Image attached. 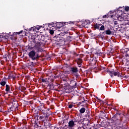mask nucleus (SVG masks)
Wrapping results in <instances>:
<instances>
[{"mask_svg":"<svg viewBox=\"0 0 129 129\" xmlns=\"http://www.w3.org/2000/svg\"><path fill=\"white\" fill-rule=\"evenodd\" d=\"M68 123L69 127H74L75 125V123L73 120L70 121Z\"/></svg>","mask_w":129,"mask_h":129,"instance_id":"16","label":"nucleus"},{"mask_svg":"<svg viewBox=\"0 0 129 129\" xmlns=\"http://www.w3.org/2000/svg\"><path fill=\"white\" fill-rule=\"evenodd\" d=\"M117 76L118 77H121V75H119V74H118Z\"/></svg>","mask_w":129,"mask_h":129,"instance_id":"58","label":"nucleus"},{"mask_svg":"<svg viewBox=\"0 0 129 129\" xmlns=\"http://www.w3.org/2000/svg\"><path fill=\"white\" fill-rule=\"evenodd\" d=\"M29 30L30 32H36L35 26L29 28Z\"/></svg>","mask_w":129,"mask_h":129,"instance_id":"33","label":"nucleus"},{"mask_svg":"<svg viewBox=\"0 0 129 129\" xmlns=\"http://www.w3.org/2000/svg\"><path fill=\"white\" fill-rule=\"evenodd\" d=\"M23 104H25V105H28V104H29V102L28 101L24 100Z\"/></svg>","mask_w":129,"mask_h":129,"instance_id":"39","label":"nucleus"},{"mask_svg":"<svg viewBox=\"0 0 129 129\" xmlns=\"http://www.w3.org/2000/svg\"><path fill=\"white\" fill-rule=\"evenodd\" d=\"M95 54H97V55H98L99 54H102V52H100V53H98V52L97 51Z\"/></svg>","mask_w":129,"mask_h":129,"instance_id":"55","label":"nucleus"},{"mask_svg":"<svg viewBox=\"0 0 129 129\" xmlns=\"http://www.w3.org/2000/svg\"><path fill=\"white\" fill-rule=\"evenodd\" d=\"M35 44L34 48L35 49H36L37 53H40L41 52V42H36V41H35V39H34L33 41Z\"/></svg>","mask_w":129,"mask_h":129,"instance_id":"5","label":"nucleus"},{"mask_svg":"<svg viewBox=\"0 0 129 129\" xmlns=\"http://www.w3.org/2000/svg\"><path fill=\"white\" fill-rule=\"evenodd\" d=\"M39 107H44V104L43 103H40V105L39 106Z\"/></svg>","mask_w":129,"mask_h":129,"instance_id":"48","label":"nucleus"},{"mask_svg":"<svg viewBox=\"0 0 129 129\" xmlns=\"http://www.w3.org/2000/svg\"><path fill=\"white\" fill-rule=\"evenodd\" d=\"M12 104L13 105L10 107L11 110H12V111L18 110V107H19V104L18 103V102L17 101H14Z\"/></svg>","mask_w":129,"mask_h":129,"instance_id":"7","label":"nucleus"},{"mask_svg":"<svg viewBox=\"0 0 129 129\" xmlns=\"http://www.w3.org/2000/svg\"><path fill=\"white\" fill-rule=\"evenodd\" d=\"M105 33L106 35H111V31L109 29L106 30Z\"/></svg>","mask_w":129,"mask_h":129,"instance_id":"31","label":"nucleus"},{"mask_svg":"<svg viewBox=\"0 0 129 129\" xmlns=\"http://www.w3.org/2000/svg\"><path fill=\"white\" fill-rule=\"evenodd\" d=\"M87 23L85 22V21L82 22V27H84V28H88V26H87Z\"/></svg>","mask_w":129,"mask_h":129,"instance_id":"25","label":"nucleus"},{"mask_svg":"<svg viewBox=\"0 0 129 129\" xmlns=\"http://www.w3.org/2000/svg\"><path fill=\"white\" fill-rule=\"evenodd\" d=\"M93 67L95 68L96 67V62L94 61Z\"/></svg>","mask_w":129,"mask_h":129,"instance_id":"52","label":"nucleus"},{"mask_svg":"<svg viewBox=\"0 0 129 129\" xmlns=\"http://www.w3.org/2000/svg\"><path fill=\"white\" fill-rule=\"evenodd\" d=\"M28 56L33 61H35V60L38 61L41 58V55L39 54V52H36L34 50H32L28 53Z\"/></svg>","mask_w":129,"mask_h":129,"instance_id":"2","label":"nucleus"},{"mask_svg":"<svg viewBox=\"0 0 129 129\" xmlns=\"http://www.w3.org/2000/svg\"><path fill=\"white\" fill-rule=\"evenodd\" d=\"M86 117H88V118H89V117H90V116H91V113H90V111H89V110H86Z\"/></svg>","mask_w":129,"mask_h":129,"instance_id":"22","label":"nucleus"},{"mask_svg":"<svg viewBox=\"0 0 129 129\" xmlns=\"http://www.w3.org/2000/svg\"><path fill=\"white\" fill-rule=\"evenodd\" d=\"M18 90H20L21 92H23V90H26V88L20 86L18 88Z\"/></svg>","mask_w":129,"mask_h":129,"instance_id":"26","label":"nucleus"},{"mask_svg":"<svg viewBox=\"0 0 129 129\" xmlns=\"http://www.w3.org/2000/svg\"><path fill=\"white\" fill-rule=\"evenodd\" d=\"M10 39H11V40H12V41H13V40H15L16 37H15V36H11V37H10Z\"/></svg>","mask_w":129,"mask_h":129,"instance_id":"46","label":"nucleus"},{"mask_svg":"<svg viewBox=\"0 0 129 129\" xmlns=\"http://www.w3.org/2000/svg\"><path fill=\"white\" fill-rule=\"evenodd\" d=\"M63 81H66V82H68V81H70V79H67V78H64V79H62Z\"/></svg>","mask_w":129,"mask_h":129,"instance_id":"41","label":"nucleus"},{"mask_svg":"<svg viewBox=\"0 0 129 129\" xmlns=\"http://www.w3.org/2000/svg\"><path fill=\"white\" fill-rule=\"evenodd\" d=\"M11 111H12V110H11V108H10V109H8L7 110V112H11Z\"/></svg>","mask_w":129,"mask_h":129,"instance_id":"56","label":"nucleus"},{"mask_svg":"<svg viewBox=\"0 0 129 129\" xmlns=\"http://www.w3.org/2000/svg\"><path fill=\"white\" fill-rule=\"evenodd\" d=\"M38 120H39L37 119V118L34 117V118L32 119L31 120L32 124H35L34 125H35V126H36V125L38 123Z\"/></svg>","mask_w":129,"mask_h":129,"instance_id":"17","label":"nucleus"},{"mask_svg":"<svg viewBox=\"0 0 129 129\" xmlns=\"http://www.w3.org/2000/svg\"><path fill=\"white\" fill-rule=\"evenodd\" d=\"M99 37L101 38V39H102V40H103V38H104V36L103 35V34H100Z\"/></svg>","mask_w":129,"mask_h":129,"instance_id":"45","label":"nucleus"},{"mask_svg":"<svg viewBox=\"0 0 129 129\" xmlns=\"http://www.w3.org/2000/svg\"><path fill=\"white\" fill-rule=\"evenodd\" d=\"M40 114H38V111H35L33 116L35 118H37V120H40V121H47L49 120V116L52 115L51 111H48L47 108L45 107H42L39 108Z\"/></svg>","mask_w":129,"mask_h":129,"instance_id":"1","label":"nucleus"},{"mask_svg":"<svg viewBox=\"0 0 129 129\" xmlns=\"http://www.w3.org/2000/svg\"><path fill=\"white\" fill-rule=\"evenodd\" d=\"M84 127H83V126H82V127L79 126V127H78V129H83Z\"/></svg>","mask_w":129,"mask_h":129,"instance_id":"54","label":"nucleus"},{"mask_svg":"<svg viewBox=\"0 0 129 129\" xmlns=\"http://www.w3.org/2000/svg\"><path fill=\"white\" fill-rule=\"evenodd\" d=\"M6 92H11V87L9 85L6 86Z\"/></svg>","mask_w":129,"mask_h":129,"instance_id":"21","label":"nucleus"},{"mask_svg":"<svg viewBox=\"0 0 129 129\" xmlns=\"http://www.w3.org/2000/svg\"><path fill=\"white\" fill-rule=\"evenodd\" d=\"M116 124H120V122H121V120H120V119H119V121L117 120L115 121Z\"/></svg>","mask_w":129,"mask_h":129,"instance_id":"40","label":"nucleus"},{"mask_svg":"<svg viewBox=\"0 0 129 129\" xmlns=\"http://www.w3.org/2000/svg\"><path fill=\"white\" fill-rule=\"evenodd\" d=\"M72 107H73V104H70L69 105V108H72Z\"/></svg>","mask_w":129,"mask_h":129,"instance_id":"49","label":"nucleus"},{"mask_svg":"<svg viewBox=\"0 0 129 129\" xmlns=\"http://www.w3.org/2000/svg\"><path fill=\"white\" fill-rule=\"evenodd\" d=\"M54 38H55V41L57 43H61V42H63V41L65 40L64 37L61 36V35H58L57 36H55Z\"/></svg>","mask_w":129,"mask_h":129,"instance_id":"8","label":"nucleus"},{"mask_svg":"<svg viewBox=\"0 0 129 129\" xmlns=\"http://www.w3.org/2000/svg\"><path fill=\"white\" fill-rule=\"evenodd\" d=\"M35 27V32H37V31H39V30H40V29H41V28H42V26H37L36 27Z\"/></svg>","mask_w":129,"mask_h":129,"instance_id":"32","label":"nucleus"},{"mask_svg":"<svg viewBox=\"0 0 129 129\" xmlns=\"http://www.w3.org/2000/svg\"><path fill=\"white\" fill-rule=\"evenodd\" d=\"M74 22H72V21H69L68 22H57L56 24V26L57 27V28H58V29H61V28H62V27H63V26H66V25H68L69 24H74Z\"/></svg>","mask_w":129,"mask_h":129,"instance_id":"3","label":"nucleus"},{"mask_svg":"<svg viewBox=\"0 0 129 129\" xmlns=\"http://www.w3.org/2000/svg\"><path fill=\"white\" fill-rule=\"evenodd\" d=\"M5 36L7 37V38H9V37H14V36H15V33L12 34L11 32H9V34H6Z\"/></svg>","mask_w":129,"mask_h":129,"instance_id":"24","label":"nucleus"},{"mask_svg":"<svg viewBox=\"0 0 129 129\" xmlns=\"http://www.w3.org/2000/svg\"><path fill=\"white\" fill-rule=\"evenodd\" d=\"M28 49H31V50L33 49V47H28Z\"/></svg>","mask_w":129,"mask_h":129,"instance_id":"60","label":"nucleus"},{"mask_svg":"<svg viewBox=\"0 0 129 129\" xmlns=\"http://www.w3.org/2000/svg\"><path fill=\"white\" fill-rule=\"evenodd\" d=\"M107 16H108V15H104V16H103V19H105L106 18H107Z\"/></svg>","mask_w":129,"mask_h":129,"instance_id":"51","label":"nucleus"},{"mask_svg":"<svg viewBox=\"0 0 129 129\" xmlns=\"http://www.w3.org/2000/svg\"><path fill=\"white\" fill-rule=\"evenodd\" d=\"M101 26V24L96 23L94 25V28H95V29H96L97 30H99V29H100Z\"/></svg>","mask_w":129,"mask_h":129,"instance_id":"19","label":"nucleus"},{"mask_svg":"<svg viewBox=\"0 0 129 129\" xmlns=\"http://www.w3.org/2000/svg\"><path fill=\"white\" fill-rule=\"evenodd\" d=\"M114 25H117V21H114Z\"/></svg>","mask_w":129,"mask_h":129,"instance_id":"53","label":"nucleus"},{"mask_svg":"<svg viewBox=\"0 0 129 129\" xmlns=\"http://www.w3.org/2000/svg\"><path fill=\"white\" fill-rule=\"evenodd\" d=\"M104 29H105L104 26V25H101V27L99 29V30L100 31H104Z\"/></svg>","mask_w":129,"mask_h":129,"instance_id":"35","label":"nucleus"},{"mask_svg":"<svg viewBox=\"0 0 129 129\" xmlns=\"http://www.w3.org/2000/svg\"><path fill=\"white\" fill-rule=\"evenodd\" d=\"M70 71L72 73H77L79 72V70H78V68L77 67H72L70 69Z\"/></svg>","mask_w":129,"mask_h":129,"instance_id":"10","label":"nucleus"},{"mask_svg":"<svg viewBox=\"0 0 129 129\" xmlns=\"http://www.w3.org/2000/svg\"><path fill=\"white\" fill-rule=\"evenodd\" d=\"M48 27L49 28H51V27H55V23H54V22L48 23Z\"/></svg>","mask_w":129,"mask_h":129,"instance_id":"30","label":"nucleus"},{"mask_svg":"<svg viewBox=\"0 0 129 129\" xmlns=\"http://www.w3.org/2000/svg\"><path fill=\"white\" fill-rule=\"evenodd\" d=\"M8 56H9V54H6L4 55H3V57L4 59H5V60H7Z\"/></svg>","mask_w":129,"mask_h":129,"instance_id":"37","label":"nucleus"},{"mask_svg":"<svg viewBox=\"0 0 129 129\" xmlns=\"http://www.w3.org/2000/svg\"><path fill=\"white\" fill-rule=\"evenodd\" d=\"M128 10H129V7L128 6H126L125 7V11L126 12H128Z\"/></svg>","mask_w":129,"mask_h":129,"instance_id":"43","label":"nucleus"},{"mask_svg":"<svg viewBox=\"0 0 129 129\" xmlns=\"http://www.w3.org/2000/svg\"><path fill=\"white\" fill-rule=\"evenodd\" d=\"M118 116H119V115H118L116 114H115L112 117V120H113L114 122H115V121H117V120L119 121V118H118Z\"/></svg>","mask_w":129,"mask_h":129,"instance_id":"15","label":"nucleus"},{"mask_svg":"<svg viewBox=\"0 0 129 129\" xmlns=\"http://www.w3.org/2000/svg\"><path fill=\"white\" fill-rule=\"evenodd\" d=\"M124 52L125 53V54H126L125 55V57H129V49L128 48H125L124 49Z\"/></svg>","mask_w":129,"mask_h":129,"instance_id":"20","label":"nucleus"},{"mask_svg":"<svg viewBox=\"0 0 129 129\" xmlns=\"http://www.w3.org/2000/svg\"><path fill=\"white\" fill-rule=\"evenodd\" d=\"M0 84L2 86H5L7 84V78H4L0 82Z\"/></svg>","mask_w":129,"mask_h":129,"instance_id":"14","label":"nucleus"},{"mask_svg":"<svg viewBox=\"0 0 129 129\" xmlns=\"http://www.w3.org/2000/svg\"><path fill=\"white\" fill-rule=\"evenodd\" d=\"M123 127V125L121 124H118L116 126L117 128L118 129H122Z\"/></svg>","mask_w":129,"mask_h":129,"instance_id":"28","label":"nucleus"},{"mask_svg":"<svg viewBox=\"0 0 129 129\" xmlns=\"http://www.w3.org/2000/svg\"><path fill=\"white\" fill-rule=\"evenodd\" d=\"M68 84H69L70 86L72 88H76L77 87V82L75 80H70L68 82Z\"/></svg>","mask_w":129,"mask_h":129,"instance_id":"4","label":"nucleus"},{"mask_svg":"<svg viewBox=\"0 0 129 129\" xmlns=\"http://www.w3.org/2000/svg\"><path fill=\"white\" fill-rule=\"evenodd\" d=\"M41 81L42 82H43V83H46V84H48V83H49V81H48L47 79H42Z\"/></svg>","mask_w":129,"mask_h":129,"instance_id":"29","label":"nucleus"},{"mask_svg":"<svg viewBox=\"0 0 129 129\" xmlns=\"http://www.w3.org/2000/svg\"><path fill=\"white\" fill-rule=\"evenodd\" d=\"M109 16H110V17H112V14H113V15H114V13H112V12H110L109 13Z\"/></svg>","mask_w":129,"mask_h":129,"instance_id":"47","label":"nucleus"},{"mask_svg":"<svg viewBox=\"0 0 129 129\" xmlns=\"http://www.w3.org/2000/svg\"><path fill=\"white\" fill-rule=\"evenodd\" d=\"M48 86L50 88V89H53V88H54L53 87V84H48Z\"/></svg>","mask_w":129,"mask_h":129,"instance_id":"38","label":"nucleus"},{"mask_svg":"<svg viewBox=\"0 0 129 129\" xmlns=\"http://www.w3.org/2000/svg\"><path fill=\"white\" fill-rule=\"evenodd\" d=\"M8 78H9V79H11L12 78H13V79H16V78H17V75H16V74H14V75L10 74Z\"/></svg>","mask_w":129,"mask_h":129,"instance_id":"23","label":"nucleus"},{"mask_svg":"<svg viewBox=\"0 0 129 129\" xmlns=\"http://www.w3.org/2000/svg\"><path fill=\"white\" fill-rule=\"evenodd\" d=\"M78 76H78V75H76V78H77V77H78Z\"/></svg>","mask_w":129,"mask_h":129,"instance_id":"61","label":"nucleus"},{"mask_svg":"<svg viewBox=\"0 0 129 129\" xmlns=\"http://www.w3.org/2000/svg\"><path fill=\"white\" fill-rule=\"evenodd\" d=\"M22 33H23V31H21L18 32H14L15 36H17V34H18V35H20V34H22Z\"/></svg>","mask_w":129,"mask_h":129,"instance_id":"36","label":"nucleus"},{"mask_svg":"<svg viewBox=\"0 0 129 129\" xmlns=\"http://www.w3.org/2000/svg\"><path fill=\"white\" fill-rule=\"evenodd\" d=\"M113 109H114L115 110H117V109H116V108H113Z\"/></svg>","mask_w":129,"mask_h":129,"instance_id":"62","label":"nucleus"},{"mask_svg":"<svg viewBox=\"0 0 129 129\" xmlns=\"http://www.w3.org/2000/svg\"><path fill=\"white\" fill-rule=\"evenodd\" d=\"M63 37H64V40L68 42H71L72 41V38H73V37L70 36L68 34H64Z\"/></svg>","mask_w":129,"mask_h":129,"instance_id":"11","label":"nucleus"},{"mask_svg":"<svg viewBox=\"0 0 129 129\" xmlns=\"http://www.w3.org/2000/svg\"><path fill=\"white\" fill-rule=\"evenodd\" d=\"M0 112H4V108L0 106Z\"/></svg>","mask_w":129,"mask_h":129,"instance_id":"42","label":"nucleus"},{"mask_svg":"<svg viewBox=\"0 0 129 129\" xmlns=\"http://www.w3.org/2000/svg\"><path fill=\"white\" fill-rule=\"evenodd\" d=\"M42 122H45V121H42V122H37V123H36V125H35V126H36L37 128H43L44 126L45 125V124H42L41 123H42Z\"/></svg>","mask_w":129,"mask_h":129,"instance_id":"13","label":"nucleus"},{"mask_svg":"<svg viewBox=\"0 0 129 129\" xmlns=\"http://www.w3.org/2000/svg\"><path fill=\"white\" fill-rule=\"evenodd\" d=\"M47 111H50V108L47 109Z\"/></svg>","mask_w":129,"mask_h":129,"instance_id":"59","label":"nucleus"},{"mask_svg":"<svg viewBox=\"0 0 129 129\" xmlns=\"http://www.w3.org/2000/svg\"><path fill=\"white\" fill-rule=\"evenodd\" d=\"M77 62L78 65L79 66V67H81V64H82V59L80 58H78L77 59Z\"/></svg>","mask_w":129,"mask_h":129,"instance_id":"18","label":"nucleus"},{"mask_svg":"<svg viewBox=\"0 0 129 129\" xmlns=\"http://www.w3.org/2000/svg\"><path fill=\"white\" fill-rule=\"evenodd\" d=\"M119 9H120V7L114 12V15L117 19H118V18H121V16H122V10H119Z\"/></svg>","mask_w":129,"mask_h":129,"instance_id":"6","label":"nucleus"},{"mask_svg":"<svg viewBox=\"0 0 129 129\" xmlns=\"http://www.w3.org/2000/svg\"><path fill=\"white\" fill-rule=\"evenodd\" d=\"M86 109L84 107H82L80 110V113H84L85 112Z\"/></svg>","mask_w":129,"mask_h":129,"instance_id":"27","label":"nucleus"},{"mask_svg":"<svg viewBox=\"0 0 129 129\" xmlns=\"http://www.w3.org/2000/svg\"><path fill=\"white\" fill-rule=\"evenodd\" d=\"M27 78H30V76H27Z\"/></svg>","mask_w":129,"mask_h":129,"instance_id":"63","label":"nucleus"},{"mask_svg":"<svg viewBox=\"0 0 129 129\" xmlns=\"http://www.w3.org/2000/svg\"><path fill=\"white\" fill-rule=\"evenodd\" d=\"M50 92V90H49L48 91H47V93H49V92Z\"/></svg>","mask_w":129,"mask_h":129,"instance_id":"64","label":"nucleus"},{"mask_svg":"<svg viewBox=\"0 0 129 129\" xmlns=\"http://www.w3.org/2000/svg\"><path fill=\"white\" fill-rule=\"evenodd\" d=\"M84 22L85 23H86L87 24H88H88H89V23H90L89 20H85Z\"/></svg>","mask_w":129,"mask_h":129,"instance_id":"50","label":"nucleus"},{"mask_svg":"<svg viewBox=\"0 0 129 129\" xmlns=\"http://www.w3.org/2000/svg\"><path fill=\"white\" fill-rule=\"evenodd\" d=\"M54 129H61V127H55Z\"/></svg>","mask_w":129,"mask_h":129,"instance_id":"57","label":"nucleus"},{"mask_svg":"<svg viewBox=\"0 0 129 129\" xmlns=\"http://www.w3.org/2000/svg\"><path fill=\"white\" fill-rule=\"evenodd\" d=\"M64 92H66V93H69V90L68 89V88L67 87H64Z\"/></svg>","mask_w":129,"mask_h":129,"instance_id":"34","label":"nucleus"},{"mask_svg":"<svg viewBox=\"0 0 129 129\" xmlns=\"http://www.w3.org/2000/svg\"><path fill=\"white\" fill-rule=\"evenodd\" d=\"M49 33L50 35H53L54 34V30H51L49 31Z\"/></svg>","mask_w":129,"mask_h":129,"instance_id":"44","label":"nucleus"},{"mask_svg":"<svg viewBox=\"0 0 129 129\" xmlns=\"http://www.w3.org/2000/svg\"><path fill=\"white\" fill-rule=\"evenodd\" d=\"M107 73H108L109 74V75L112 77V76H117V75H118V74H119V72H115L114 71H109V70H107Z\"/></svg>","mask_w":129,"mask_h":129,"instance_id":"9","label":"nucleus"},{"mask_svg":"<svg viewBox=\"0 0 129 129\" xmlns=\"http://www.w3.org/2000/svg\"><path fill=\"white\" fill-rule=\"evenodd\" d=\"M36 39L39 41H45V36L43 34H39L36 36Z\"/></svg>","mask_w":129,"mask_h":129,"instance_id":"12","label":"nucleus"}]
</instances>
